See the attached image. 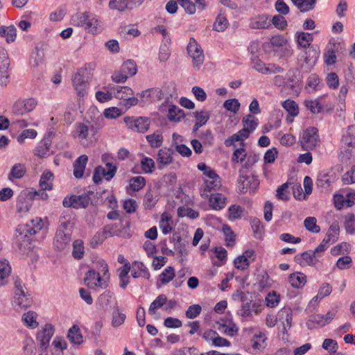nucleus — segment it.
<instances>
[{
  "label": "nucleus",
  "instance_id": "nucleus-1",
  "mask_svg": "<svg viewBox=\"0 0 355 355\" xmlns=\"http://www.w3.org/2000/svg\"><path fill=\"white\" fill-rule=\"evenodd\" d=\"M43 227L42 218H35L30 221V223L19 225L15 230V248L21 253H26L30 246V236L35 234Z\"/></svg>",
  "mask_w": 355,
  "mask_h": 355
},
{
  "label": "nucleus",
  "instance_id": "nucleus-2",
  "mask_svg": "<svg viewBox=\"0 0 355 355\" xmlns=\"http://www.w3.org/2000/svg\"><path fill=\"white\" fill-rule=\"evenodd\" d=\"M95 64L89 63L84 67L80 69L74 75L72 80L73 85L77 94L79 96H85L87 94V88L89 85V80L91 79L94 69Z\"/></svg>",
  "mask_w": 355,
  "mask_h": 355
},
{
  "label": "nucleus",
  "instance_id": "nucleus-3",
  "mask_svg": "<svg viewBox=\"0 0 355 355\" xmlns=\"http://www.w3.org/2000/svg\"><path fill=\"white\" fill-rule=\"evenodd\" d=\"M14 285L15 295L12 300V306L17 309H26L30 307L33 304V299L27 291L25 284L18 277H16L14 278Z\"/></svg>",
  "mask_w": 355,
  "mask_h": 355
},
{
  "label": "nucleus",
  "instance_id": "nucleus-4",
  "mask_svg": "<svg viewBox=\"0 0 355 355\" xmlns=\"http://www.w3.org/2000/svg\"><path fill=\"white\" fill-rule=\"evenodd\" d=\"M112 236L129 238L130 234V219L123 211H112Z\"/></svg>",
  "mask_w": 355,
  "mask_h": 355
},
{
  "label": "nucleus",
  "instance_id": "nucleus-5",
  "mask_svg": "<svg viewBox=\"0 0 355 355\" xmlns=\"http://www.w3.org/2000/svg\"><path fill=\"white\" fill-rule=\"evenodd\" d=\"M72 227L73 225L69 221H64L60 223L53 241L55 250L62 251L69 246L71 241Z\"/></svg>",
  "mask_w": 355,
  "mask_h": 355
},
{
  "label": "nucleus",
  "instance_id": "nucleus-6",
  "mask_svg": "<svg viewBox=\"0 0 355 355\" xmlns=\"http://www.w3.org/2000/svg\"><path fill=\"white\" fill-rule=\"evenodd\" d=\"M239 173L237 182L239 193H245L249 189L250 193H254L259 185L258 177L254 175H246L242 170H239Z\"/></svg>",
  "mask_w": 355,
  "mask_h": 355
},
{
  "label": "nucleus",
  "instance_id": "nucleus-7",
  "mask_svg": "<svg viewBox=\"0 0 355 355\" xmlns=\"http://www.w3.org/2000/svg\"><path fill=\"white\" fill-rule=\"evenodd\" d=\"M300 142L304 150L309 151L313 150L319 142L318 129L314 127L306 129L300 137Z\"/></svg>",
  "mask_w": 355,
  "mask_h": 355
},
{
  "label": "nucleus",
  "instance_id": "nucleus-8",
  "mask_svg": "<svg viewBox=\"0 0 355 355\" xmlns=\"http://www.w3.org/2000/svg\"><path fill=\"white\" fill-rule=\"evenodd\" d=\"M137 71L136 62L133 60H128L122 64L120 71L112 76V80L116 83H124L128 77L134 76Z\"/></svg>",
  "mask_w": 355,
  "mask_h": 355
},
{
  "label": "nucleus",
  "instance_id": "nucleus-9",
  "mask_svg": "<svg viewBox=\"0 0 355 355\" xmlns=\"http://www.w3.org/2000/svg\"><path fill=\"white\" fill-rule=\"evenodd\" d=\"M187 49L192 58L193 67L199 69L204 62L205 56L202 49L193 37L190 38Z\"/></svg>",
  "mask_w": 355,
  "mask_h": 355
},
{
  "label": "nucleus",
  "instance_id": "nucleus-10",
  "mask_svg": "<svg viewBox=\"0 0 355 355\" xmlns=\"http://www.w3.org/2000/svg\"><path fill=\"white\" fill-rule=\"evenodd\" d=\"M336 311L335 310H331L325 315H312L306 321V325L309 329H313L318 327H324L331 322L336 315Z\"/></svg>",
  "mask_w": 355,
  "mask_h": 355
},
{
  "label": "nucleus",
  "instance_id": "nucleus-11",
  "mask_svg": "<svg viewBox=\"0 0 355 355\" xmlns=\"http://www.w3.org/2000/svg\"><path fill=\"white\" fill-rule=\"evenodd\" d=\"M84 282L86 285L92 289L97 287L105 288L108 286V282L105 278L101 277L100 272H96L95 269H89L85 274Z\"/></svg>",
  "mask_w": 355,
  "mask_h": 355
},
{
  "label": "nucleus",
  "instance_id": "nucleus-12",
  "mask_svg": "<svg viewBox=\"0 0 355 355\" xmlns=\"http://www.w3.org/2000/svg\"><path fill=\"white\" fill-rule=\"evenodd\" d=\"M123 120L128 128L139 132H146L150 124V119L148 117L126 116Z\"/></svg>",
  "mask_w": 355,
  "mask_h": 355
},
{
  "label": "nucleus",
  "instance_id": "nucleus-13",
  "mask_svg": "<svg viewBox=\"0 0 355 355\" xmlns=\"http://www.w3.org/2000/svg\"><path fill=\"white\" fill-rule=\"evenodd\" d=\"M90 202V198L87 194L71 195L65 197L62 201L64 207H73L75 209L86 208Z\"/></svg>",
  "mask_w": 355,
  "mask_h": 355
},
{
  "label": "nucleus",
  "instance_id": "nucleus-14",
  "mask_svg": "<svg viewBox=\"0 0 355 355\" xmlns=\"http://www.w3.org/2000/svg\"><path fill=\"white\" fill-rule=\"evenodd\" d=\"M53 334L54 329L51 324H46L43 329L37 332L36 339L39 343V349L41 351L47 349Z\"/></svg>",
  "mask_w": 355,
  "mask_h": 355
},
{
  "label": "nucleus",
  "instance_id": "nucleus-15",
  "mask_svg": "<svg viewBox=\"0 0 355 355\" xmlns=\"http://www.w3.org/2000/svg\"><path fill=\"white\" fill-rule=\"evenodd\" d=\"M339 232L338 223L336 222L333 223L329 228V230L321 242V243L316 247V252H320L321 253L326 250L329 243H334Z\"/></svg>",
  "mask_w": 355,
  "mask_h": 355
},
{
  "label": "nucleus",
  "instance_id": "nucleus-16",
  "mask_svg": "<svg viewBox=\"0 0 355 355\" xmlns=\"http://www.w3.org/2000/svg\"><path fill=\"white\" fill-rule=\"evenodd\" d=\"M320 252H316V248L314 250L304 251L300 254H297L294 257V261L301 266L305 263L308 266H315L318 262L316 257L320 256Z\"/></svg>",
  "mask_w": 355,
  "mask_h": 355
},
{
  "label": "nucleus",
  "instance_id": "nucleus-17",
  "mask_svg": "<svg viewBox=\"0 0 355 355\" xmlns=\"http://www.w3.org/2000/svg\"><path fill=\"white\" fill-rule=\"evenodd\" d=\"M105 165L107 169L101 166L95 168L92 178L95 184L101 183L103 178H105L107 181H110L111 179V162H107Z\"/></svg>",
  "mask_w": 355,
  "mask_h": 355
},
{
  "label": "nucleus",
  "instance_id": "nucleus-18",
  "mask_svg": "<svg viewBox=\"0 0 355 355\" xmlns=\"http://www.w3.org/2000/svg\"><path fill=\"white\" fill-rule=\"evenodd\" d=\"M131 275L133 278L143 277L147 279L150 278V273L146 266L140 261H135L131 266Z\"/></svg>",
  "mask_w": 355,
  "mask_h": 355
},
{
  "label": "nucleus",
  "instance_id": "nucleus-19",
  "mask_svg": "<svg viewBox=\"0 0 355 355\" xmlns=\"http://www.w3.org/2000/svg\"><path fill=\"white\" fill-rule=\"evenodd\" d=\"M158 195L156 191L149 187L144 197L143 206L145 209H152L158 201Z\"/></svg>",
  "mask_w": 355,
  "mask_h": 355
},
{
  "label": "nucleus",
  "instance_id": "nucleus-20",
  "mask_svg": "<svg viewBox=\"0 0 355 355\" xmlns=\"http://www.w3.org/2000/svg\"><path fill=\"white\" fill-rule=\"evenodd\" d=\"M271 26L269 17L267 15H259L251 19L250 27L252 29H264Z\"/></svg>",
  "mask_w": 355,
  "mask_h": 355
},
{
  "label": "nucleus",
  "instance_id": "nucleus-21",
  "mask_svg": "<svg viewBox=\"0 0 355 355\" xmlns=\"http://www.w3.org/2000/svg\"><path fill=\"white\" fill-rule=\"evenodd\" d=\"M87 161L88 157L86 155H82L75 160L73 163V175L76 178H83Z\"/></svg>",
  "mask_w": 355,
  "mask_h": 355
},
{
  "label": "nucleus",
  "instance_id": "nucleus-22",
  "mask_svg": "<svg viewBox=\"0 0 355 355\" xmlns=\"http://www.w3.org/2000/svg\"><path fill=\"white\" fill-rule=\"evenodd\" d=\"M282 90L288 95L297 96L300 92V87L297 80L290 78L286 80Z\"/></svg>",
  "mask_w": 355,
  "mask_h": 355
},
{
  "label": "nucleus",
  "instance_id": "nucleus-23",
  "mask_svg": "<svg viewBox=\"0 0 355 355\" xmlns=\"http://www.w3.org/2000/svg\"><path fill=\"white\" fill-rule=\"evenodd\" d=\"M132 95L133 92L129 87L119 85L112 87V98L114 97L124 101L126 98H129V96Z\"/></svg>",
  "mask_w": 355,
  "mask_h": 355
},
{
  "label": "nucleus",
  "instance_id": "nucleus-24",
  "mask_svg": "<svg viewBox=\"0 0 355 355\" xmlns=\"http://www.w3.org/2000/svg\"><path fill=\"white\" fill-rule=\"evenodd\" d=\"M84 28L87 32L92 33V34H96L101 30V26L98 19L90 13H89Z\"/></svg>",
  "mask_w": 355,
  "mask_h": 355
},
{
  "label": "nucleus",
  "instance_id": "nucleus-25",
  "mask_svg": "<svg viewBox=\"0 0 355 355\" xmlns=\"http://www.w3.org/2000/svg\"><path fill=\"white\" fill-rule=\"evenodd\" d=\"M173 152L171 149L168 148H162L159 150L157 154V161L159 162V168L162 169L163 166H166L169 164L172 160V155Z\"/></svg>",
  "mask_w": 355,
  "mask_h": 355
},
{
  "label": "nucleus",
  "instance_id": "nucleus-26",
  "mask_svg": "<svg viewBox=\"0 0 355 355\" xmlns=\"http://www.w3.org/2000/svg\"><path fill=\"white\" fill-rule=\"evenodd\" d=\"M288 279L291 286L296 288H302L306 283V276L300 272L291 274Z\"/></svg>",
  "mask_w": 355,
  "mask_h": 355
},
{
  "label": "nucleus",
  "instance_id": "nucleus-27",
  "mask_svg": "<svg viewBox=\"0 0 355 355\" xmlns=\"http://www.w3.org/2000/svg\"><path fill=\"white\" fill-rule=\"evenodd\" d=\"M111 235V226L107 225L104 227L103 230L101 232H97L91 239V246L96 248L98 244L102 243L103 241Z\"/></svg>",
  "mask_w": 355,
  "mask_h": 355
},
{
  "label": "nucleus",
  "instance_id": "nucleus-28",
  "mask_svg": "<svg viewBox=\"0 0 355 355\" xmlns=\"http://www.w3.org/2000/svg\"><path fill=\"white\" fill-rule=\"evenodd\" d=\"M209 202L214 209L219 210L225 207L226 198L222 193H216L210 196Z\"/></svg>",
  "mask_w": 355,
  "mask_h": 355
},
{
  "label": "nucleus",
  "instance_id": "nucleus-29",
  "mask_svg": "<svg viewBox=\"0 0 355 355\" xmlns=\"http://www.w3.org/2000/svg\"><path fill=\"white\" fill-rule=\"evenodd\" d=\"M194 116L197 120L196 123L193 127V132H197L198 129L204 125L209 119L210 115L208 112L205 111H196L193 112Z\"/></svg>",
  "mask_w": 355,
  "mask_h": 355
},
{
  "label": "nucleus",
  "instance_id": "nucleus-30",
  "mask_svg": "<svg viewBox=\"0 0 355 355\" xmlns=\"http://www.w3.org/2000/svg\"><path fill=\"white\" fill-rule=\"evenodd\" d=\"M0 36L6 37L8 43L13 42L17 36L15 27L13 25L1 26L0 28Z\"/></svg>",
  "mask_w": 355,
  "mask_h": 355
},
{
  "label": "nucleus",
  "instance_id": "nucleus-31",
  "mask_svg": "<svg viewBox=\"0 0 355 355\" xmlns=\"http://www.w3.org/2000/svg\"><path fill=\"white\" fill-rule=\"evenodd\" d=\"M67 338L69 341L75 345H80L83 342V336L78 326L73 325L68 331Z\"/></svg>",
  "mask_w": 355,
  "mask_h": 355
},
{
  "label": "nucleus",
  "instance_id": "nucleus-32",
  "mask_svg": "<svg viewBox=\"0 0 355 355\" xmlns=\"http://www.w3.org/2000/svg\"><path fill=\"white\" fill-rule=\"evenodd\" d=\"M185 116L184 111L176 105H171L168 108V119L171 121L178 122Z\"/></svg>",
  "mask_w": 355,
  "mask_h": 355
},
{
  "label": "nucleus",
  "instance_id": "nucleus-33",
  "mask_svg": "<svg viewBox=\"0 0 355 355\" xmlns=\"http://www.w3.org/2000/svg\"><path fill=\"white\" fill-rule=\"evenodd\" d=\"M146 185V180L142 176L132 177L129 180L128 189L132 191H139Z\"/></svg>",
  "mask_w": 355,
  "mask_h": 355
},
{
  "label": "nucleus",
  "instance_id": "nucleus-34",
  "mask_svg": "<svg viewBox=\"0 0 355 355\" xmlns=\"http://www.w3.org/2000/svg\"><path fill=\"white\" fill-rule=\"evenodd\" d=\"M126 319V315L118 307L112 311V327L116 328L121 326Z\"/></svg>",
  "mask_w": 355,
  "mask_h": 355
},
{
  "label": "nucleus",
  "instance_id": "nucleus-35",
  "mask_svg": "<svg viewBox=\"0 0 355 355\" xmlns=\"http://www.w3.org/2000/svg\"><path fill=\"white\" fill-rule=\"evenodd\" d=\"M313 40V37L312 33L305 32H300L297 33V41L300 47H309Z\"/></svg>",
  "mask_w": 355,
  "mask_h": 355
},
{
  "label": "nucleus",
  "instance_id": "nucleus-36",
  "mask_svg": "<svg viewBox=\"0 0 355 355\" xmlns=\"http://www.w3.org/2000/svg\"><path fill=\"white\" fill-rule=\"evenodd\" d=\"M53 175L51 171H45L40 180V186L42 190H50L52 188V180Z\"/></svg>",
  "mask_w": 355,
  "mask_h": 355
},
{
  "label": "nucleus",
  "instance_id": "nucleus-37",
  "mask_svg": "<svg viewBox=\"0 0 355 355\" xmlns=\"http://www.w3.org/2000/svg\"><path fill=\"white\" fill-rule=\"evenodd\" d=\"M37 313L34 311H30L23 314L22 321L24 324L29 327L36 328L38 326V322L36 321Z\"/></svg>",
  "mask_w": 355,
  "mask_h": 355
},
{
  "label": "nucleus",
  "instance_id": "nucleus-38",
  "mask_svg": "<svg viewBox=\"0 0 355 355\" xmlns=\"http://www.w3.org/2000/svg\"><path fill=\"white\" fill-rule=\"evenodd\" d=\"M167 302V297L164 294L159 295L150 305L148 313L150 315L155 313L156 310L162 307Z\"/></svg>",
  "mask_w": 355,
  "mask_h": 355
},
{
  "label": "nucleus",
  "instance_id": "nucleus-39",
  "mask_svg": "<svg viewBox=\"0 0 355 355\" xmlns=\"http://www.w3.org/2000/svg\"><path fill=\"white\" fill-rule=\"evenodd\" d=\"M50 146L51 142L49 140L44 139L35 149V155L40 157H44L46 156H48L49 155V151Z\"/></svg>",
  "mask_w": 355,
  "mask_h": 355
},
{
  "label": "nucleus",
  "instance_id": "nucleus-40",
  "mask_svg": "<svg viewBox=\"0 0 355 355\" xmlns=\"http://www.w3.org/2000/svg\"><path fill=\"white\" fill-rule=\"evenodd\" d=\"M229 22L226 17L223 14H219L213 25L214 30L216 31H224L228 26Z\"/></svg>",
  "mask_w": 355,
  "mask_h": 355
},
{
  "label": "nucleus",
  "instance_id": "nucleus-41",
  "mask_svg": "<svg viewBox=\"0 0 355 355\" xmlns=\"http://www.w3.org/2000/svg\"><path fill=\"white\" fill-rule=\"evenodd\" d=\"M250 224L254 237L261 238L264 232V227L261 220L257 218H251Z\"/></svg>",
  "mask_w": 355,
  "mask_h": 355
},
{
  "label": "nucleus",
  "instance_id": "nucleus-42",
  "mask_svg": "<svg viewBox=\"0 0 355 355\" xmlns=\"http://www.w3.org/2000/svg\"><path fill=\"white\" fill-rule=\"evenodd\" d=\"M282 107L291 116H296L299 114L298 105L293 100L287 99L282 103Z\"/></svg>",
  "mask_w": 355,
  "mask_h": 355
},
{
  "label": "nucleus",
  "instance_id": "nucleus-43",
  "mask_svg": "<svg viewBox=\"0 0 355 355\" xmlns=\"http://www.w3.org/2000/svg\"><path fill=\"white\" fill-rule=\"evenodd\" d=\"M244 127H246L250 131L253 132L258 126V119L252 114H248L242 119Z\"/></svg>",
  "mask_w": 355,
  "mask_h": 355
},
{
  "label": "nucleus",
  "instance_id": "nucleus-44",
  "mask_svg": "<svg viewBox=\"0 0 355 355\" xmlns=\"http://www.w3.org/2000/svg\"><path fill=\"white\" fill-rule=\"evenodd\" d=\"M177 213L178 216L180 218L187 216L189 218L196 219L199 216V213L197 211L189 207L186 208L183 206L178 207Z\"/></svg>",
  "mask_w": 355,
  "mask_h": 355
},
{
  "label": "nucleus",
  "instance_id": "nucleus-45",
  "mask_svg": "<svg viewBox=\"0 0 355 355\" xmlns=\"http://www.w3.org/2000/svg\"><path fill=\"white\" fill-rule=\"evenodd\" d=\"M25 173L26 168L24 166L21 164H17L12 167L8 179L11 180L12 178L19 179L24 177Z\"/></svg>",
  "mask_w": 355,
  "mask_h": 355
},
{
  "label": "nucleus",
  "instance_id": "nucleus-46",
  "mask_svg": "<svg viewBox=\"0 0 355 355\" xmlns=\"http://www.w3.org/2000/svg\"><path fill=\"white\" fill-rule=\"evenodd\" d=\"M211 180L205 181L204 193L210 192L212 190H216L221 187L220 178L218 175V177L214 178H210Z\"/></svg>",
  "mask_w": 355,
  "mask_h": 355
},
{
  "label": "nucleus",
  "instance_id": "nucleus-47",
  "mask_svg": "<svg viewBox=\"0 0 355 355\" xmlns=\"http://www.w3.org/2000/svg\"><path fill=\"white\" fill-rule=\"evenodd\" d=\"M223 231L225 236L226 245L227 247L233 246L235 243L236 235L228 225L223 226Z\"/></svg>",
  "mask_w": 355,
  "mask_h": 355
},
{
  "label": "nucleus",
  "instance_id": "nucleus-48",
  "mask_svg": "<svg viewBox=\"0 0 355 355\" xmlns=\"http://www.w3.org/2000/svg\"><path fill=\"white\" fill-rule=\"evenodd\" d=\"M317 220L315 217H307L304 221L305 228L311 232L318 233L320 231V227L316 224Z\"/></svg>",
  "mask_w": 355,
  "mask_h": 355
},
{
  "label": "nucleus",
  "instance_id": "nucleus-49",
  "mask_svg": "<svg viewBox=\"0 0 355 355\" xmlns=\"http://www.w3.org/2000/svg\"><path fill=\"white\" fill-rule=\"evenodd\" d=\"M141 97H148L150 98L162 99L164 97V93L159 88H152L141 93Z\"/></svg>",
  "mask_w": 355,
  "mask_h": 355
},
{
  "label": "nucleus",
  "instance_id": "nucleus-50",
  "mask_svg": "<svg viewBox=\"0 0 355 355\" xmlns=\"http://www.w3.org/2000/svg\"><path fill=\"white\" fill-rule=\"evenodd\" d=\"M89 12H87L76 13L71 17V24L73 26L84 27Z\"/></svg>",
  "mask_w": 355,
  "mask_h": 355
},
{
  "label": "nucleus",
  "instance_id": "nucleus-51",
  "mask_svg": "<svg viewBox=\"0 0 355 355\" xmlns=\"http://www.w3.org/2000/svg\"><path fill=\"white\" fill-rule=\"evenodd\" d=\"M175 277V270L172 266H168L160 275V281L162 284L170 282Z\"/></svg>",
  "mask_w": 355,
  "mask_h": 355
},
{
  "label": "nucleus",
  "instance_id": "nucleus-52",
  "mask_svg": "<svg viewBox=\"0 0 355 355\" xmlns=\"http://www.w3.org/2000/svg\"><path fill=\"white\" fill-rule=\"evenodd\" d=\"M244 209L240 205H232L228 209L229 218L230 220L241 218Z\"/></svg>",
  "mask_w": 355,
  "mask_h": 355
},
{
  "label": "nucleus",
  "instance_id": "nucleus-53",
  "mask_svg": "<svg viewBox=\"0 0 355 355\" xmlns=\"http://www.w3.org/2000/svg\"><path fill=\"white\" fill-rule=\"evenodd\" d=\"M73 257L75 259H80L84 254L83 242L81 240H75L73 243Z\"/></svg>",
  "mask_w": 355,
  "mask_h": 355
},
{
  "label": "nucleus",
  "instance_id": "nucleus-54",
  "mask_svg": "<svg viewBox=\"0 0 355 355\" xmlns=\"http://www.w3.org/2000/svg\"><path fill=\"white\" fill-rule=\"evenodd\" d=\"M270 21L275 28L279 30H284L288 26L287 21L282 15L273 16L272 20Z\"/></svg>",
  "mask_w": 355,
  "mask_h": 355
},
{
  "label": "nucleus",
  "instance_id": "nucleus-55",
  "mask_svg": "<svg viewBox=\"0 0 355 355\" xmlns=\"http://www.w3.org/2000/svg\"><path fill=\"white\" fill-rule=\"evenodd\" d=\"M44 58V44L37 46L34 51L32 53V58L34 59L35 65L37 66L39 63L42 62Z\"/></svg>",
  "mask_w": 355,
  "mask_h": 355
},
{
  "label": "nucleus",
  "instance_id": "nucleus-56",
  "mask_svg": "<svg viewBox=\"0 0 355 355\" xmlns=\"http://www.w3.org/2000/svg\"><path fill=\"white\" fill-rule=\"evenodd\" d=\"M146 139L153 148H158L162 146L163 137L161 134H152L146 136Z\"/></svg>",
  "mask_w": 355,
  "mask_h": 355
},
{
  "label": "nucleus",
  "instance_id": "nucleus-57",
  "mask_svg": "<svg viewBox=\"0 0 355 355\" xmlns=\"http://www.w3.org/2000/svg\"><path fill=\"white\" fill-rule=\"evenodd\" d=\"M141 166L146 173H152L155 168V162L152 158L144 157L141 161Z\"/></svg>",
  "mask_w": 355,
  "mask_h": 355
},
{
  "label": "nucleus",
  "instance_id": "nucleus-58",
  "mask_svg": "<svg viewBox=\"0 0 355 355\" xmlns=\"http://www.w3.org/2000/svg\"><path fill=\"white\" fill-rule=\"evenodd\" d=\"M223 107L233 113H236L240 108V103L236 98H231L224 102Z\"/></svg>",
  "mask_w": 355,
  "mask_h": 355
},
{
  "label": "nucleus",
  "instance_id": "nucleus-59",
  "mask_svg": "<svg viewBox=\"0 0 355 355\" xmlns=\"http://www.w3.org/2000/svg\"><path fill=\"white\" fill-rule=\"evenodd\" d=\"M247 157L245 148L243 147L235 149L233 153L232 160L235 162H243Z\"/></svg>",
  "mask_w": 355,
  "mask_h": 355
},
{
  "label": "nucleus",
  "instance_id": "nucleus-60",
  "mask_svg": "<svg viewBox=\"0 0 355 355\" xmlns=\"http://www.w3.org/2000/svg\"><path fill=\"white\" fill-rule=\"evenodd\" d=\"M179 4L184 9L189 15H193L196 10V6L191 0H177Z\"/></svg>",
  "mask_w": 355,
  "mask_h": 355
},
{
  "label": "nucleus",
  "instance_id": "nucleus-61",
  "mask_svg": "<svg viewBox=\"0 0 355 355\" xmlns=\"http://www.w3.org/2000/svg\"><path fill=\"white\" fill-rule=\"evenodd\" d=\"M202 311V308L199 304H193L189 306L185 315L189 319H193L198 317Z\"/></svg>",
  "mask_w": 355,
  "mask_h": 355
},
{
  "label": "nucleus",
  "instance_id": "nucleus-62",
  "mask_svg": "<svg viewBox=\"0 0 355 355\" xmlns=\"http://www.w3.org/2000/svg\"><path fill=\"white\" fill-rule=\"evenodd\" d=\"M327 85L329 88L337 89L339 85V79L337 74L334 72H331L327 74L326 77Z\"/></svg>",
  "mask_w": 355,
  "mask_h": 355
},
{
  "label": "nucleus",
  "instance_id": "nucleus-63",
  "mask_svg": "<svg viewBox=\"0 0 355 355\" xmlns=\"http://www.w3.org/2000/svg\"><path fill=\"white\" fill-rule=\"evenodd\" d=\"M304 105L313 114L320 113L322 107L317 100L315 101H305Z\"/></svg>",
  "mask_w": 355,
  "mask_h": 355
},
{
  "label": "nucleus",
  "instance_id": "nucleus-64",
  "mask_svg": "<svg viewBox=\"0 0 355 355\" xmlns=\"http://www.w3.org/2000/svg\"><path fill=\"white\" fill-rule=\"evenodd\" d=\"M342 180L344 184H351L355 183V166H353L350 171L346 172L343 175Z\"/></svg>",
  "mask_w": 355,
  "mask_h": 355
}]
</instances>
